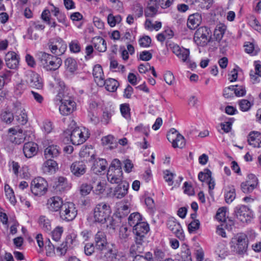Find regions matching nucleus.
<instances>
[{
    "instance_id": "8fccbe9b",
    "label": "nucleus",
    "mask_w": 261,
    "mask_h": 261,
    "mask_svg": "<svg viewBox=\"0 0 261 261\" xmlns=\"http://www.w3.org/2000/svg\"><path fill=\"white\" fill-rule=\"evenodd\" d=\"M92 188L90 184H83L80 187V193L83 196H86L91 192Z\"/></svg>"
},
{
    "instance_id": "ddd939ff",
    "label": "nucleus",
    "mask_w": 261,
    "mask_h": 261,
    "mask_svg": "<svg viewBox=\"0 0 261 261\" xmlns=\"http://www.w3.org/2000/svg\"><path fill=\"white\" fill-rule=\"evenodd\" d=\"M167 226L177 238L181 240H184V231L180 224L175 218L173 217L169 218L167 222Z\"/></svg>"
},
{
    "instance_id": "a211bd4d",
    "label": "nucleus",
    "mask_w": 261,
    "mask_h": 261,
    "mask_svg": "<svg viewBox=\"0 0 261 261\" xmlns=\"http://www.w3.org/2000/svg\"><path fill=\"white\" fill-rule=\"evenodd\" d=\"M149 230V227L148 224L146 222L143 221L139 223V224L133 227V232L136 235V238H140L143 239Z\"/></svg>"
},
{
    "instance_id": "39448f33",
    "label": "nucleus",
    "mask_w": 261,
    "mask_h": 261,
    "mask_svg": "<svg viewBox=\"0 0 261 261\" xmlns=\"http://www.w3.org/2000/svg\"><path fill=\"white\" fill-rule=\"evenodd\" d=\"M108 180L111 184H119L122 182L123 173L121 163L118 159H114L107 172Z\"/></svg>"
},
{
    "instance_id": "f03ea898",
    "label": "nucleus",
    "mask_w": 261,
    "mask_h": 261,
    "mask_svg": "<svg viewBox=\"0 0 261 261\" xmlns=\"http://www.w3.org/2000/svg\"><path fill=\"white\" fill-rule=\"evenodd\" d=\"M37 57L42 66L47 70H56L62 63L60 58L53 56L45 52H39L37 54Z\"/></svg>"
},
{
    "instance_id": "4c0bfd02",
    "label": "nucleus",
    "mask_w": 261,
    "mask_h": 261,
    "mask_svg": "<svg viewBox=\"0 0 261 261\" xmlns=\"http://www.w3.org/2000/svg\"><path fill=\"white\" fill-rule=\"evenodd\" d=\"M12 72L9 70H6L0 74V90L4 86L10 81Z\"/></svg>"
},
{
    "instance_id": "cd10ccee",
    "label": "nucleus",
    "mask_w": 261,
    "mask_h": 261,
    "mask_svg": "<svg viewBox=\"0 0 261 261\" xmlns=\"http://www.w3.org/2000/svg\"><path fill=\"white\" fill-rule=\"evenodd\" d=\"M48 160L45 162L42 166V170L46 174H53L55 173L58 169V164L56 161L51 159Z\"/></svg>"
},
{
    "instance_id": "052dcab7",
    "label": "nucleus",
    "mask_w": 261,
    "mask_h": 261,
    "mask_svg": "<svg viewBox=\"0 0 261 261\" xmlns=\"http://www.w3.org/2000/svg\"><path fill=\"white\" fill-rule=\"evenodd\" d=\"M26 86L22 82L17 84L15 87L14 92L16 95H21L25 90Z\"/></svg>"
},
{
    "instance_id": "c756f323",
    "label": "nucleus",
    "mask_w": 261,
    "mask_h": 261,
    "mask_svg": "<svg viewBox=\"0 0 261 261\" xmlns=\"http://www.w3.org/2000/svg\"><path fill=\"white\" fill-rule=\"evenodd\" d=\"M248 142L254 147H261V134L259 132H252L249 135Z\"/></svg>"
},
{
    "instance_id": "7ed1b4c3",
    "label": "nucleus",
    "mask_w": 261,
    "mask_h": 261,
    "mask_svg": "<svg viewBox=\"0 0 261 261\" xmlns=\"http://www.w3.org/2000/svg\"><path fill=\"white\" fill-rule=\"evenodd\" d=\"M64 135L69 136L70 141L75 145L83 144L90 136L88 129L80 127H75L71 130H67L64 132Z\"/></svg>"
},
{
    "instance_id": "ea45409f",
    "label": "nucleus",
    "mask_w": 261,
    "mask_h": 261,
    "mask_svg": "<svg viewBox=\"0 0 261 261\" xmlns=\"http://www.w3.org/2000/svg\"><path fill=\"white\" fill-rule=\"evenodd\" d=\"M177 57L182 62L189 63L190 62V50H189V49L182 47L181 50L177 55Z\"/></svg>"
},
{
    "instance_id": "69168bd1",
    "label": "nucleus",
    "mask_w": 261,
    "mask_h": 261,
    "mask_svg": "<svg viewBox=\"0 0 261 261\" xmlns=\"http://www.w3.org/2000/svg\"><path fill=\"white\" fill-rule=\"evenodd\" d=\"M164 80L169 85H172L174 81V76L171 71H167L164 75Z\"/></svg>"
},
{
    "instance_id": "37998d69",
    "label": "nucleus",
    "mask_w": 261,
    "mask_h": 261,
    "mask_svg": "<svg viewBox=\"0 0 261 261\" xmlns=\"http://www.w3.org/2000/svg\"><path fill=\"white\" fill-rule=\"evenodd\" d=\"M211 177L212 172L207 168L204 169L198 174V179L202 182L208 181Z\"/></svg>"
},
{
    "instance_id": "5701e85b",
    "label": "nucleus",
    "mask_w": 261,
    "mask_h": 261,
    "mask_svg": "<svg viewBox=\"0 0 261 261\" xmlns=\"http://www.w3.org/2000/svg\"><path fill=\"white\" fill-rule=\"evenodd\" d=\"M61 152L60 148L55 144H49L44 150V156L46 159H51L59 156Z\"/></svg>"
},
{
    "instance_id": "79ce46f5",
    "label": "nucleus",
    "mask_w": 261,
    "mask_h": 261,
    "mask_svg": "<svg viewBox=\"0 0 261 261\" xmlns=\"http://www.w3.org/2000/svg\"><path fill=\"white\" fill-rule=\"evenodd\" d=\"M5 191L6 196H7V198L9 199L11 203L13 205H15L16 202V200L14 195L13 190L10 187V186L8 185H6L5 186Z\"/></svg>"
},
{
    "instance_id": "0eeeda50",
    "label": "nucleus",
    "mask_w": 261,
    "mask_h": 261,
    "mask_svg": "<svg viewBox=\"0 0 261 261\" xmlns=\"http://www.w3.org/2000/svg\"><path fill=\"white\" fill-rule=\"evenodd\" d=\"M231 243L237 253L244 254L248 248V237L245 233H238L232 239Z\"/></svg>"
},
{
    "instance_id": "f3484780",
    "label": "nucleus",
    "mask_w": 261,
    "mask_h": 261,
    "mask_svg": "<svg viewBox=\"0 0 261 261\" xmlns=\"http://www.w3.org/2000/svg\"><path fill=\"white\" fill-rule=\"evenodd\" d=\"M118 184L113 191V195L117 199H121L127 194L129 184L126 181H122Z\"/></svg>"
},
{
    "instance_id": "2eb2a0df",
    "label": "nucleus",
    "mask_w": 261,
    "mask_h": 261,
    "mask_svg": "<svg viewBox=\"0 0 261 261\" xmlns=\"http://www.w3.org/2000/svg\"><path fill=\"white\" fill-rule=\"evenodd\" d=\"M234 213L237 218L243 222H247L252 217L250 210L245 205H239L236 207Z\"/></svg>"
},
{
    "instance_id": "e433bc0d",
    "label": "nucleus",
    "mask_w": 261,
    "mask_h": 261,
    "mask_svg": "<svg viewBox=\"0 0 261 261\" xmlns=\"http://www.w3.org/2000/svg\"><path fill=\"white\" fill-rule=\"evenodd\" d=\"M142 220L141 216L139 213H134L131 214L128 217V223L130 226L134 227V226H136Z\"/></svg>"
},
{
    "instance_id": "49530a36",
    "label": "nucleus",
    "mask_w": 261,
    "mask_h": 261,
    "mask_svg": "<svg viewBox=\"0 0 261 261\" xmlns=\"http://www.w3.org/2000/svg\"><path fill=\"white\" fill-rule=\"evenodd\" d=\"M69 47L71 52L78 53L81 51V46L79 41L76 40H72L69 44Z\"/></svg>"
},
{
    "instance_id": "f8f14e48",
    "label": "nucleus",
    "mask_w": 261,
    "mask_h": 261,
    "mask_svg": "<svg viewBox=\"0 0 261 261\" xmlns=\"http://www.w3.org/2000/svg\"><path fill=\"white\" fill-rule=\"evenodd\" d=\"M167 137L174 148H183L186 145V140L184 137L174 128H172L169 131Z\"/></svg>"
},
{
    "instance_id": "9d476101",
    "label": "nucleus",
    "mask_w": 261,
    "mask_h": 261,
    "mask_svg": "<svg viewBox=\"0 0 261 261\" xmlns=\"http://www.w3.org/2000/svg\"><path fill=\"white\" fill-rule=\"evenodd\" d=\"M77 210L72 202L64 203L60 211V218L65 221H72L76 216Z\"/></svg>"
},
{
    "instance_id": "e2e57ef3",
    "label": "nucleus",
    "mask_w": 261,
    "mask_h": 261,
    "mask_svg": "<svg viewBox=\"0 0 261 261\" xmlns=\"http://www.w3.org/2000/svg\"><path fill=\"white\" fill-rule=\"evenodd\" d=\"M234 94L237 96H243L246 94V91L245 87L243 86L236 85L234 90Z\"/></svg>"
},
{
    "instance_id": "1a4fd4ad",
    "label": "nucleus",
    "mask_w": 261,
    "mask_h": 261,
    "mask_svg": "<svg viewBox=\"0 0 261 261\" xmlns=\"http://www.w3.org/2000/svg\"><path fill=\"white\" fill-rule=\"evenodd\" d=\"M47 45L50 52L58 56L64 54L67 49L65 42L58 37L50 39Z\"/></svg>"
},
{
    "instance_id": "4d7b16f0",
    "label": "nucleus",
    "mask_w": 261,
    "mask_h": 261,
    "mask_svg": "<svg viewBox=\"0 0 261 261\" xmlns=\"http://www.w3.org/2000/svg\"><path fill=\"white\" fill-rule=\"evenodd\" d=\"M245 182L248 183L254 188H256L258 185V179L255 175L253 174H250L248 175L247 180Z\"/></svg>"
},
{
    "instance_id": "6e6552de",
    "label": "nucleus",
    "mask_w": 261,
    "mask_h": 261,
    "mask_svg": "<svg viewBox=\"0 0 261 261\" xmlns=\"http://www.w3.org/2000/svg\"><path fill=\"white\" fill-rule=\"evenodd\" d=\"M211 40V31L206 27L199 28L195 32L194 40L195 43L200 46H205Z\"/></svg>"
},
{
    "instance_id": "680f3d73",
    "label": "nucleus",
    "mask_w": 261,
    "mask_h": 261,
    "mask_svg": "<svg viewBox=\"0 0 261 261\" xmlns=\"http://www.w3.org/2000/svg\"><path fill=\"white\" fill-rule=\"evenodd\" d=\"M241 189L243 193L247 194L252 192L255 188L245 181L241 184Z\"/></svg>"
},
{
    "instance_id": "9b49d317",
    "label": "nucleus",
    "mask_w": 261,
    "mask_h": 261,
    "mask_svg": "<svg viewBox=\"0 0 261 261\" xmlns=\"http://www.w3.org/2000/svg\"><path fill=\"white\" fill-rule=\"evenodd\" d=\"M47 187V182L45 179L41 177H37L32 181L31 190L35 195L42 196L46 192Z\"/></svg>"
},
{
    "instance_id": "6e6d98bb",
    "label": "nucleus",
    "mask_w": 261,
    "mask_h": 261,
    "mask_svg": "<svg viewBox=\"0 0 261 261\" xmlns=\"http://www.w3.org/2000/svg\"><path fill=\"white\" fill-rule=\"evenodd\" d=\"M151 40L148 36L141 38L139 40V45L143 47H148L151 44Z\"/></svg>"
},
{
    "instance_id": "09e8293b",
    "label": "nucleus",
    "mask_w": 261,
    "mask_h": 261,
    "mask_svg": "<svg viewBox=\"0 0 261 261\" xmlns=\"http://www.w3.org/2000/svg\"><path fill=\"white\" fill-rule=\"evenodd\" d=\"M240 108L241 111L246 112L248 111L251 108L252 104L247 99H241L239 102Z\"/></svg>"
},
{
    "instance_id": "a18cd8bd",
    "label": "nucleus",
    "mask_w": 261,
    "mask_h": 261,
    "mask_svg": "<svg viewBox=\"0 0 261 261\" xmlns=\"http://www.w3.org/2000/svg\"><path fill=\"white\" fill-rule=\"evenodd\" d=\"M227 212V208L226 207H222L218 209L216 214V219L222 222L226 221V214Z\"/></svg>"
},
{
    "instance_id": "3c124183",
    "label": "nucleus",
    "mask_w": 261,
    "mask_h": 261,
    "mask_svg": "<svg viewBox=\"0 0 261 261\" xmlns=\"http://www.w3.org/2000/svg\"><path fill=\"white\" fill-rule=\"evenodd\" d=\"M97 40L98 42L95 45V48L99 52L105 51L107 49V46L105 40L101 38H98Z\"/></svg>"
},
{
    "instance_id": "412c9836",
    "label": "nucleus",
    "mask_w": 261,
    "mask_h": 261,
    "mask_svg": "<svg viewBox=\"0 0 261 261\" xmlns=\"http://www.w3.org/2000/svg\"><path fill=\"white\" fill-rule=\"evenodd\" d=\"M70 170L73 175L79 177L86 173V166L82 161L74 162L71 164Z\"/></svg>"
},
{
    "instance_id": "bf43d9fd",
    "label": "nucleus",
    "mask_w": 261,
    "mask_h": 261,
    "mask_svg": "<svg viewBox=\"0 0 261 261\" xmlns=\"http://www.w3.org/2000/svg\"><path fill=\"white\" fill-rule=\"evenodd\" d=\"M76 235L74 233H70L66 237V241L64 242L67 245L68 247H71L72 245L76 242Z\"/></svg>"
},
{
    "instance_id": "0e129e2a",
    "label": "nucleus",
    "mask_w": 261,
    "mask_h": 261,
    "mask_svg": "<svg viewBox=\"0 0 261 261\" xmlns=\"http://www.w3.org/2000/svg\"><path fill=\"white\" fill-rule=\"evenodd\" d=\"M135 130L137 132L142 133L146 136H148L149 127L148 126H144L143 124H141L135 128Z\"/></svg>"
},
{
    "instance_id": "5fc2aeb1",
    "label": "nucleus",
    "mask_w": 261,
    "mask_h": 261,
    "mask_svg": "<svg viewBox=\"0 0 261 261\" xmlns=\"http://www.w3.org/2000/svg\"><path fill=\"white\" fill-rule=\"evenodd\" d=\"M46 243H48L45 246L46 254L48 256H53L55 254V245H53L50 240H48Z\"/></svg>"
},
{
    "instance_id": "f704fd0d",
    "label": "nucleus",
    "mask_w": 261,
    "mask_h": 261,
    "mask_svg": "<svg viewBox=\"0 0 261 261\" xmlns=\"http://www.w3.org/2000/svg\"><path fill=\"white\" fill-rule=\"evenodd\" d=\"M106 90L110 92H115L119 86V83L114 79H108L104 80V84Z\"/></svg>"
},
{
    "instance_id": "2f4dec72",
    "label": "nucleus",
    "mask_w": 261,
    "mask_h": 261,
    "mask_svg": "<svg viewBox=\"0 0 261 261\" xmlns=\"http://www.w3.org/2000/svg\"><path fill=\"white\" fill-rule=\"evenodd\" d=\"M225 200L226 203H231L236 198V190L233 186H228L225 190Z\"/></svg>"
},
{
    "instance_id": "bb28decb",
    "label": "nucleus",
    "mask_w": 261,
    "mask_h": 261,
    "mask_svg": "<svg viewBox=\"0 0 261 261\" xmlns=\"http://www.w3.org/2000/svg\"><path fill=\"white\" fill-rule=\"evenodd\" d=\"M201 20V16L198 13L190 15L188 19L187 26L190 29L194 30L200 24Z\"/></svg>"
},
{
    "instance_id": "58836bf2",
    "label": "nucleus",
    "mask_w": 261,
    "mask_h": 261,
    "mask_svg": "<svg viewBox=\"0 0 261 261\" xmlns=\"http://www.w3.org/2000/svg\"><path fill=\"white\" fill-rule=\"evenodd\" d=\"M181 249L180 256L182 261H191V252L188 246L185 244L182 245L181 246Z\"/></svg>"
},
{
    "instance_id": "a878e982",
    "label": "nucleus",
    "mask_w": 261,
    "mask_h": 261,
    "mask_svg": "<svg viewBox=\"0 0 261 261\" xmlns=\"http://www.w3.org/2000/svg\"><path fill=\"white\" fill-rule=\"evenodd\" d=\"M23 151L25 157L32 158L37 152V144L32 142L25 143L23 146Z\"/></svg>"
},
{
    "instance_id": "393cba45",
    "label": "nucleus",
    "mask_w": 261,
    "mask_h": 261,
    "mask_svg": "<svg viewBox=\"0 0 261 261\" xmlns=\"http://www.w3.org/2000/svg\"><path fill=\"white\" fill-rule=\"evenodd\" d=\"M143 239L140 238H136L135 244H133L130 248V253L133 257L137 255H139V253H142L144 251V246L142 244Z\"/></svg>"
},
{
    "instance_id": "13d9d810",
    "label": "nucleus",
    "mask_w": 261,
    "mask_h": 261,
    "mask_svg": "<svg viewBox=\"0 0 261 261\" xmlns=\"http://www.w3.org/2000/svg\"><path fill=\"white\" fill-rule=\"evenodd\" d=\"M130 232L128 231L126 227H122L120 229L119 237L121 240L126 242L128 239Z\"/></svg>"
},
{
    "instance_id": "a19ab883",
    "label": "nucleus",
    "mask_w": 261,
    "mask_h": 261,
    "mask_svg": "<svg viewBox=\"0 0 261 261\" xmlns=\"http://www.w3.org/2000/svg\"><path fill=\"white\" fill-rule=\"evenodd\" d=\"M65 65L66 69L70 72H73L77 68L76 61L71 58H68L65 61Z\"/></svg>"
},
{
    "instance_id": "4be33fe9",
    "label": "nucleus",
    "mask_w": 261,
    "mask_h": 261,
    "mask_svg": "<svg viewBox=\"0 0 261 261\" xmlns=\"http://www.w3.org/2000/svg\"><path fill=\"white\" fill-rule=\"evenodd\" d=\"M93 75L95 82L99 87L103 86L104 75L101 66L100 65H96L93 69Z\"/></svg>"
},
{
    "instance_id": "603ef678",
    "label": "nucleus",
    "mask_w": 261,
    "mask_h": 261,
    "mask_svg": "<svg viewBox=\"0 0 261 261\" xmlns=\"http://www.w3.org/2000/svg\"><path fill=\"white\" fill-rule=\"evenodd\" d=\"M130 109L127 104H123L120 106V111L122 115L126 119H129L130 118Z\"/></svg>"
},
{
    "instance_id": "864d4df0",
    "label": "nucleus",
    "mask_w": 261,
    "mask_h": 261,
    "mask_svg": "<svg viewBox=\"0 0 261 261\" xmlns=\"http://www.w3.org/2000/svg\"><path fill=\"white\" fill-rule=\"evenodd\" d=\"M199 220H194L188 225V231L190 233L195 232L199 229Z\"/></svg>"
},
{
    "instance_id": "c03bdc74",
    "label": "nucleus",
    "mask_w": 261,
    "mask_h": 261,
    "mask_svg": "<svg viewBox=\"0 0 261 261\" xmlns=\"http://www.w3.org/2000/svg\"><path fill=\"white\" fill-rule=\"evenodd\" d=\"M63 231V227L59 226L57 227L51 232V236L53 240L56 242H58L61 238Z\"/></svg>"
},
{
    "instance_id": "774afa93",
    "label": "nucleus",
    "mask_w": 261,
    "mask_h": 261,
    "mask_svg": "<svg viewBox=\"0 0 261 261\" xmlns=\"http://www.w3.org/2000/svg\"><path fill=\"white\" fill-rule=\"evenodd\" d=\"M95 247L92 243H87L84 248L85 253L87 255H91L94 251Z\"/></svg>"
},
{
    "instance_id": "7c9ffc66",
    "label": "nucleus",
    "mask_w": 261,
    "mask_h": 261,
    "mask_svg": "<svg viewBox=\"0 0 261 261\" xmlns=\"http://www.w3.org/2000/svg\"><path fill=\"white\" fill-rule=\"evenodd\" d=\"M156 0H150L148 3L147 7L145 10L146 17H153L157 12Z\"/></svg>"
},
{
    "instance_id": "473e14b6",
    "label": "nucleus",
    "mask_w": 261,
    "mask_h": 261,
    "mask_svg": "<svg viewBox=\"0 0 261 261\" xmlns=\"http://www.w3.org/2000/svg\"><path fill=\"white\" fill-rule=\"evenodd\" d=\"M215 252L220 258H225L228 254L226 243L224 242L219 243L216 248Z\"/></svg>"
},
{
    "instance_id": "338daca9",
    "label": "nucleus",
    "mask_w": 261,
    "mask_h": 261,
    "mask_svg": "<svg viewBox=\"0 0 261 261\" xmlns=\"http://www.w3.org/2000/svg\"><path fill=\"white\" fill-rule=\"evenodd\" d=\"M164 173V178L165 179L166 181L168 182L169 186H172L173 184V178L174 176V174L170 172L168 170H166Z\"/></svg>"
},
{
    "instance_id": "c85d7f7f",
    "label": "nucleus",
    "mask_w": 261,
    "mask_h": 261,
    "mask_svg": "<svg viewBox=\"0 0 261 261\" xmlns=\"http://www.w3.org/2000/svg\"><path fill=\"white\" fill-rule=\"evenodd\" d=\"M107 165V162L105 159H98L94 161L91 169L94 173L98 174L105 170Z\"/></svg>"
},
{
    "instance_id": "6ab92c4d",
    "label": "nucleus",
    "mask_w": 261,
    "mask_h": 261,
    "mask_svg": "<svg viewBox=\"0 0 261 261\" xmlns=\"http://www.w3.org/2000/svg\"><path fill=\"white\" fill-rule=\"evenodd\" d=\"M64 204L62 199L58 196H54L48 199L47 206L48 210L51 212H58L61 211L62 205Z\"/></svg>"
},
{
    "instance_id": "20e7f679",
    "label": "nucleus",
    "mask_w": 261,
    "mask_h": 261,
    "mask_svg": "<svg viewBox=\"0 0 261 261\" xmlns=\"http://www.w3.org/2000/svg\"><path fill=\"white\" fill-rule=\"evenodd\" d=\"M120 255L114 244H111L97 253L95 261H120Z\"/></svg>"
},
{
    "instance_id": "f257e3e1",
    "label": "nucleus",
    "mask_w": 261,
    "mask_h": 261,
    "mask_svg": "<svg viewBox=\"0 0 261 261\" xmlns=\"http://www.w3.org/2000/svg\"><path fill=\"white\" fill-rule=\"evenodd\" d=\"M111 210L110 205L102 202L97 204L93 210L94 221L101 224L109 222L107 226L111 228L113 226V219L111 217Z\"/></svg>"
},
{
    "instance_id": "72a5a7b5",
    "label": "nucleus",
    "mask_w": 261,
    "mask_h": 261,
    "mask_svg": "<svg viewBox=\"0 0 261 261\" xmlns=\"http://www.w3.org/2000/svg\"><path fill=\"white\" fill-rule=\"evenodd\" d=\"M226 29V26L223 23H220L216 25L214 30V36L217 40L220 41L222 39Z\"/></svg>"
},
{
    "instance_id": "c9c22d12",
    "label": "nucleus",
    "mask_w": 261,
    "mask_h": 261,
    "mask_svg": "<svg viewBox=\"0 0 261 261\" xmlns=\"http://www.w3.org/2000/svg\"><path fill=\"white\" fill-rule=\"evenodd\" d=\"M39 224L40 227L44 231L49 232L51 229L50 221L44 216H41L39 217Z\"/></svg>"
},
{
    "instance_id": "4468645a",
    "label": "nucleus",
    "mask_w": 261,
    "mask_h": 261,
    "mask_svg": "<svg viewBox=\"0 0 261 261\" xmlns=\"http://www.w3.org/2000/svg\"><path fill=\"white\" fill-rule=\"evenodd\" d=\"M26 82L33 88L41 89L43 87V81L40 75L34 72L30 71L27 74Z\"/></svg>"
},
{
    "instance_id": "423d86ee",
    "label": "nucleus",
    "mask_w": 261,
    "mask_h": 261,
    "mask_svg": "<svg viewBox=\"0 0 261 261\" xmlns=\"http://www.w3.org/2000/svg\"><path fill=\"white\" fill-rule=\"evenodd\" d=\"M57 99L61 102L59 111L63 115H69L75 110L76 103L71 97L64 96L60 92L57 95Z\"/></svg>"
},
{
    "instance_id": "b1692460",
    "label": "nucleus",
    "mask_w": 261,
    "mask_h": 261,
    "mask_svg": "<svg viewBox=\"0 0 261 261\" xmlns=\"http://www.w3.org/2000/svg\"><path fill=\"white\" fill-rule=\"evenodd\" d=\"M15 118L18 123L21 124H25L28 121L27 115L19 104L17 105L14 109Z\"/></svg>"
},
{
    "instance_id": "de8ad7c7",
    "label": "nucleus",
    "mask_w": 261,
    "mask_h": 261,
    "mask_svg": "<svg viewBox=\"0 0 261 261\" xmlns=\"http://www.w3.org/2000/svg\"><path fill=\"white\" fill-rule=\"evenodd\" d=\"M143 13V8L139 4H137L134 6L133 9V14L136 18H139L142 16Z\"/></svg>"
},
{
    "instance_id": "aec40b11",
    "label": "nucleus",
    "mask_w": 261,
    "mask_h": 261,
    "mask_svg": "<svg viewBox=\"0 0 261 261\" xmlns=\"http://www.w3.org/2000/svg\"><path fill=\"white\" fill-rule=\"evenodd\" d=\"M7 66L10 69H16L19 63L18 56L14 51H9L5 56Z\"/></svg>"
},
{
    "instance_id": "dca6fc26",
    "label": "nucleus",
    "mask_w": 261,
    "mask_h": 261,
    "mask_svg": "<svg viewBox=\"0 0 261 261\" xmlns=\"http://www.w3.org/2000/svg\"><path fill=\"white\" fill-rule=\"evenodd\" d=\"M94 243L95 248L99 251L111 244L108 242L105 233L101 231L95 235Z\"/></svg>"
}]
</instances>
